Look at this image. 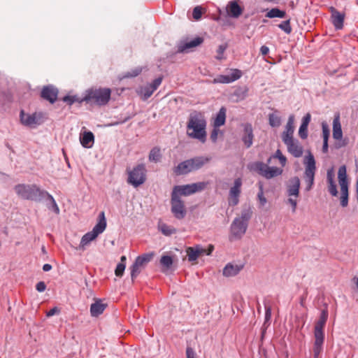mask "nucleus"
Listing matches in <instances>:
<instances>
[{"label": "nucleus", "instance_id": "59", "mask_svg": "<svg viewBox=\"0 0 358 358\" xmlns=\"http://www.w3.org/2000/svg\"><path fill=\"white\" fill-rule=\"evenodd\" d=\"M46 289V285L43 281L38 282L36 285V289L39 292H43Z\"/></svg>", "mask_w": 358, "mask_h": 358}, {"label": "nucleus", "instance_id": "6", "mask_svg": "<svg viewBox=\"0 0 358 358\" xmlns=\"http://www.w3.org/2000/svg\"><path fill=\"white\" fill-rule=\"evenodd\" d=\"M128 173L127 182L134 187H138L146 180L147 170L143 163L138 164L131 170L127 169Z\"/></svg>", "mask_w": 358, "mask_h": 358}, {"label": "nucleus", "instance_id": "26", "mask_svg": "<svg viewBox=\"0 0 358 358\" xmlns=\"http://www.w3.org/2000/svg\"><path fill=\"white\" fill-rule=\"evenodd\" d=\"M243 268V265L228 263L223 269V275L226 277L235 276Z\"/></svg>", "mask_w": 358, "mask_h": 358}, {"label": "nucleus", "instance_id": "5", "mask_svg": "<svg viewBox=\"0 0 358 358\" xmlns=\"http://www.w3.org/2000/svg\"><path fill=\"white\" fill-rule=\"evenodd\" d=\"M107 223L103 211L99 215V221L93 227L91 231L86 233L81 238L80 248H84L91 241H94L100 234L103 233L106 229Z\"/></svg>", "mask_w": 358, "mask_h": 358}, {"label": "nucleus", "instance_id": "47", "mask_svg": "<svg viewBox=\"0 0 358 358\" xmlns=\"http://www.w3.org/2000/svg\"><path fill=\"white\" fill-rule=\"evenodd\" d=\"M125 268H126V264H123V262L122 263H119L117 265L116 268L115 270V275L117 277L121 278L123 275V274H124Z\"/></svg>", "mask_w": 358, "mask_h": 358}, {"label": "nucleus", "instance_id": "42", "mask_svg": "<svg viewBox=\"0 0 358 358\" xmlns=\"http://www.w3.org/2000/svg\"><path fill=\"white\" fill-rule=\"evenodd\" d=\"M248 92V88L247 87H239L234 90V95L237 96L238 98L243 99L247 96Z\"/></svg>", "mask_w": 358, "mask_h": 358}, {"label": "nucleus", "instance_id": "55", "mask_svg": "<svg viewBox=\"0 0 358 358\" xmlns=\"http://www.w3.org/2000/svg\"><path fill=\"white\" fill-rule=\"evenodd\" d=\"M274 157L278 158L281 165L284 166L286 164L287 159L286 157L282 154L281 151L280 150H277L275 152V154L274 155Z\"/></svg>", "mask_w": 358, "mask_h": 358}, {"label": "nucleus", "instance_id": "53", "mask_svg": "<svg viewBox=\"0 0 358 358\" xmlns=\"http://www.w3.org/2000/svg\"><path fill=\"white\" fill-rule=\"evenodd\" d=\"M162 80H163V77L162 76H159L157 78H155L150 84H149L148 85L150 87V88L155 91L158 87L161 85L162 82Z\"/></svg>", "mask_w": 358, "mask_h": 358}, {"label": "nucleus", "instance_id": "33", "mask_svg": "<svg viewBox=\"0 0 358 358\" xmlns=\"http://www.w3.org/2000/svg\"><path fill=\"white\" fill-rule=\"evenodd\" d=\"M338 178L341 187L348 186L345 166L343 165L339 168L338 172Z\"/></svg>", "mask_w": 358, "mask_h": 358}, {"label": "nucleus", "instance_id": "28", "mask_svg": "<svg viewBox=\"0 0 358 358\" xmlns=\"http://www.w3.org/2000/svg\"><path fill=\"white\" fill-rule=\"evenodd\" d=\"M173 172L176 176L187 175L192 172L188 159L179 163L178 166H175Z\"/></svg>", "mask_w": 358, "mask_h": 358}, {"label": "nucleus", "instance_id": "31", "mask_svg": "<svg viewBox=\"0 0 358 358\" xmlns=\"http://www.w3.org/2000/svg\"><path fill=\"white\" fill-rule=\"evenodd\" d=\"M227 109L222 106L219 110L214 120L213 127H220L225 124Z\"/></svg>", "mask_w": 358, "mask_h": 358}, {"label": "nucleus", "instance_id": "40", "mask_svg": "<svg viewBox=\"0 0 358 358\" xmlns=\"http://www.w3.org/2000/svg\"><path fill=\"white\" fill-rule=\"evenodd\" d=\"M62 101L65 103H66L67 105L71 106L74 103H81L83 101H81V98H79L77 95L70 96V95H66L62 98Z\"/></svg>", "mask_w": 358, "mask_h": 358}, {"label": "nucleus", "instance_id": "48", "mask_svg": "<svg viewBox=\"0 0 358 358\" xmlns=\"http://www.w3.org/2000/svg\"><path fill=\"white\" fill-rule=\"evenodd\" d=\"M215 83H232L229 75H220L214 80Z\"/></svg>", "mask_w": 358, "mask_h": 358}, {"label": "nucleus", "instance_id": "14", "mask_svg": "<svg viewBox=\"0 0 358 358\" xmlns=\"http://www.w3.org/2000/svg\"><path fill=\"white\" fill-rule=\"evenodd\" d=\"M240 0H232L226 6L227 16L231 18H238L243 13L244 8L240 5Z\"/></svg>", "mask_w": 358, "mask_h": 358}, {"label": "nucleus", "instance_id": "12", "mask_svg": "<svg viewBox=\"0 0 358 358\" xmlns=\"http://www.w3.org/2000/svg\"><path fill=\"white\" fill-rule=\"evenodd\" d=\"M248 225L246 223L240 222L238 218H235L230 226L231 241L234 240H240L246 233Z\"/></svg>", "mask_w": 358, "mask_h": 358}, {"label": "nucleus", "instance_id": "7", "mask_svg": "<svg viewBox=\"0 0 358 358\" xmlns=\"http://www.w3.org/2000/svg\"><path fill=\"white\" fill-rule=\"evenodd\" d=\"M207 184L206 182H199L184 185H176L173 188L171 194L178 198H181L182 196H189L203 190L206 187Z\"/></svg>", "mask_w": 358, "mask_h": 358}, {"label": "nucleus", "instance_id": "63", "mask_svg": "<svg viewBox=\"0 0 358 358\" xmlns=\"http://www.w3.org/2000/svg\"><path fill=\"white\" fill-rule=\"evenodd\" d=\"M328 141L329 140H323V145H322V148L323 153L328 152V150H329Z\"/></svg>", "mask_w": 358, "mask_h": 358}, {"label": "nucleus", "instance_id": "41", "mask_svg": "<svg viewBox=\"0 0 358 358\" xmlns=\"http://www.w3.org/2000/svg\"><path fill=\"white\" fill-rule=\"evenodd\" d=\"M269 124L272 127H278L281 124L280 117L274 113H271L268 115Z\"/></svg>", "mask_w": 358, "mask_h": 358}, {"label": "nucleus", "instance_id": "62", "mask_svg": "<svg viewBox=\"0 0 358 358\" xmlns=\"http://www.w3.org/2000/svg\"><path fill=\"white\" fill-rule=\"evenodd\" d=\"M131 119V117L129 115L127 116V117H124V118L122 119H120V120L117 121V122H111L109 126H116L119 124H122V123H124L126 122H127L129 120Z\"/></svg>", "mask_w": 358, "mask_h": 358}, {"label": "nucleus", "instance_id": "49", "mask_svg": "<svg viewBox=\"0 0 358 358\" xmlns=\"http://www.w3.org/2000/svg\"><path fill=\"white\" fill-rule=\"evenodd\" d=\"M203 13V8L201 6H196L192 12L193 18L196 20H199L201 18Z\"/></svg>", "mask_w": 358, "mask_h": 358}, {"label": "nucleus", "instance_id": "13", "mask_svg": "<svg viewBox=\"0 0 358 358\" xmlns=\"http://www.w3.org/2000/svg\"><path fill=\"white\" fill-rule=\"evenodd\" d=\"M316 171L315 161L313 155L310 153L308 157L307 165L305 169L306 182L307 183L306 190L309 191L312 189L314 184L315 173Z\"/></svg>", "mask_w": 358, "mask_h": 358}, {"label": "nucleus", "instance_id": "2", "mask_svg": "<svg viewBox=\"0 0 358 358\" xmlns=\"http://www.w3.org/2000/svg\"><path fill=\"white\" fill-rule=\"evenodd\" d=\"M328 304L324 303V308L321 310L320 318L316 322L314 327L313 358H319L320 354L323 350L324 341V329L328 320Z\"/></svg>", "mask_w": 358, "mask_h": 358}, {"label": "nucleus", "instance_id": "23", "mask_svg": "<svg viewBox=\"0 0 358 358\" xmlns=\"http://www.w3.org/2000/svg\"><path fill=\"white\" fill-rule=\"evenodd\" d=\"M42 194H43V201L45 202L47 208L55 213L57 215L59 214V208L53 196L46 190L45 192H42Z\"/></svg>", "mask_w": 358, "mask_h": 358}, {"label": "nucleus", "instance_id": "52", "mask_svg": "<svg viewBox=\"0 0 358 358\" xmlns=\"http://www.w3.org/2000/svg\"><path fill=\"white\" fill-rule=\"evenodd\" d=\"M299 136L301 139H306L308 136V127L301 125L299 129Z\"/></svg>", "mask_w": 358, "mask_h": 358}, {"label": "nucleus", "instance_id": "57", "mask_svg": "<svg viewBox=\"0 0 358 358\" xmlns=\"http://www.w3.org/2000/svg\"><path fill=\"white\" fill-rule=\"evenodd\" d=\"M310 120L311 115L309 113H308L303 117L301 125L308 127Z\"/></svg>", "mask_w": 358, "mask_h": 358}, {"label": "nucleus", "instance_id": "35", "mask_svg": "<svg viewBox=\"0 0 358 358\" xmlns=\"http://www.w3.org/2000/svg\"><path fill=\"white\" fill-rule=\"evenodd\" d=\"M252 215V211L250 207L243 208L241 210V216L237 217L240 222L246 223L248 225L249 221L250 220Z\"/></svg>", "mask_w": 358, "mask_h": 358}, {"label": "nucleus", "instance_id": "19", "mask_svg": "<svg viewBox=\"0 0 358 358\" xmlns=\"http://www.w3.org/2000/svg\"><path fill=\"white\" fill-rule=\"evenodd\" d=\"M331 22L336 29H341L343 27L345 14L338 11L334 7L331 8Z\"/></svg>", "mask_w": 358, "mask_h": 358}, {"label": "nucleus", "instance_id": "3", "mask_svg": "<svg viewBox=\"0 0 358 358\" xmlns=\"http://www.w3.org/2000/svg\"><path fill=\"white\" fill-rule=\"evenodd\" d=\"M111 96V90L108 87H92L85 92L81 101L103 106L108 104Z\"/></svg>", "mask_w": 358, "mask_h": 358}, {"label": "nucleus", "instance_id": "45", "mask_svg": "<svg viewBox=\"0 0 358 358\" xmlns=\"http://www.w3.org/2000/svg\"><path fill=\"white\" fill-rule=\"evenodd\" d=\"M231 71V73L229 75V77L232 83L238 80L243 75L242 71L238 69H234Z\"/></svg>", "mask_w": 358, "mask_h": 358}, {"label": "nucleus", "instance_id": "34", "mask_svg": "<svg viewBox=\"0 0 358 358\" xmlns=\"http://www.w3.org/2000/svg\"><path fill=\"white\" fill-rule=\"evenodd\" d=\"M162 158L161 150L156 146L151 149L149 153L148 159L150 162H159Z\"/></svg>", "mask_w": 358, "mask_h": 358}, {"label": "nucleus", "instance_id": "30", "mask_svg": "<svg viewBox=\"0 0 358 358\" xmlns=\"http://www.w3.org/2000/svg\"><path fill=\"white\" fill-rule=\"evenodd\" d=\"M205 252L206 250L199 246H196L195 248L189 247L187 250L188 260L189 262L195 261L199 258L200 255Z\"/></svg>", "mask_w": 358, "mask_h": 358}, {"label": "nucleus", "instance_id": "1", "mask_svg": "<svg viewBox=\"0 0 358 358\" xmlns=\"http://www.w3.org/2000/svg\"><path fill=\"white\" fill-rule=\"evenodd\" d=\"M206 124L203 114L201 112L193 111L190 113L187 124L188 136L204 143L206 140Z\"/></svg>", "mask_w": 358, "mask_h": 358}, {"label": "nucleus", "instance_id": "24", "mask_svg": "<svg viewBox=\"0 0 358 358\" xmlns=\"http://www.w3.org/2000/svg\"><path fill=\"white\" fill-rule=\"evenodd\" d=\"M327 181L328 183V192L333 196H336L338 194L337 186L334 181V173L333 168L329 169L327 173Z\"/></svg>", "mask_w": 358, "mask_h": 358}, {"label": "nucleus", "instance_id": "11", "mask_svg": "<svg viewBox=\"0 0 358 358\" xmlns=\"http://www.w3.org/2000/svg\"><path fill=\"white\" fill-rule=\"evenodd\" d=\"M255 170L265 177L266 179H271L275 176H280L282 173V170L276 166H268L267 164L262 162L255 163Z\"/></svg>", "mask_w": 358, "mask_h": 358}, {"label": "nucleus", "instance_id": "20", "mask_svg": "<svg viewBox=\"0 0 358 358\" xmlns=\"http://www.w3.org/2000/svg\"><path fill=\"white\" fill-rule=\"evenodd\" d=\"M210 160V158L203 156L195 157L188 159L192 171H196L201 169Z\"/></svg>", "mask_w": 358, "mask_h": 358}, {"label": "nucleus", "instance_id": "4", "mask_svg": "<svg viewBox=\"0 0 358 358\" xmlns=\"http://www.w3.org/2000/svg\"><path fill=\"white\" fill-rule=\"evenodd\" d=\"M17 195L22 199L34 201L36 202L43 201V194L45 190L41 189L36 184H17L14 187Z\"/></svg>", "mask_w": 358, "mask_h": 358}, {"label": "nucleus", "instance_id": "9", "mask_svg": "<svg viewBox=\"0 0 358 358\" xmlns=\"http://www.w3.org/2000/svg\"><path fill=\"white\" fill-rule=\"evenodd\" d=\"M20 122L22 124L29 127H34L43 122L44 114L42 112H35L32 114H25L22 110L20 114Z\"/></svg>", "mask_w": 358, "mask_h": 358}, {"label": "nucleus", "instance_id": "51", "mask_svg": "<svg viewBox=\"0 0 358 358\" xmlns=\"http://www.w3.org/2000/svg\"><path fill=\"white\" fill-rule=\"evenodd\" d=\"M322 136L323 140H329L330 131L329 126L326 122L322 123Z\"/></svg>", "mask_w": 358, "mask_h": 358}, {"label": "nucleus", "instance_id": "38", "mask_svg": "<svg viewBox=\"0 0 358 358\" xmlns=\"http://www.w3.org/2000/svg\"><path fill=\"white\" fill-rule=\"evenodd\" d=\"M159 229L165 236H171L176 231V229L174 227L169 226L165 223L159 224Z\"/></svg>", "mask_w": 358, "mask_h": 358}, {"label": "nucleus", "instance_id": "44", "mask_svg": "<svg viewBox=\"0 0 358 358\" xmlns=\"http://www.w3.org/2000/svg\"><path fill=\"white\" fill-rule=\"evenodd\" d=\"M278 27L284 31L286 34H289L292 30L290 25V19L282 21L280 24H278Z\"/></svg>", "mask_w": 358, "mask_h": 358}, {"label": "nucleus", "instance_id": "43", "mask_svg": "<svg viewBox=\"0 0 358 358\" xmlns=\"http://www.w3.org/2000/svg\"><path fill=\"white\" fill-rule=\"evenodd\" d=\"M155 91L152 90L150 87L148 85L141 89V94L143 100H147L152 96Z\"/></svg>", "mask_w": 358, "mask_h": 358}, {"label": "nucleus", "instance_id": "8", "mask_svg": "<svg viewBox=\"0 0 358 358\" xmlns=\"http://www.w3.org/2000/svg\"><path fill=\"white\" fill-rule=\"evenodd\" d=\"M154 252L144 253L138 256L133 264L130 266L131 278L134 282L141 271V268H144L153 258Z\"/></svg>", "mask_w": 358, "mask_h": 358}, {"label": "nucleus", "instance_id": "46", "mask_svg": "<svg viewBox=\"0 0 358 358\" xmlns=\"http://www.w3.org/2000/svg\"><path fill=\"white\" fill-rule=\"evenodd\" d=\"M142 71V69L141 67L135 68L130 71L127 72L124 75V78H134L138 76Z\"/></svg>", "mask_w": 358, "mask_h": 358}, {"label": "nucleus", "instance_id": "21", "mask_svg": "<svg viewBox=\"0 0 358 358\" xmlns=\"http://www.w3.org/2000/svg\"><path fill=\"white\" fill-rule=\"evenodd\" d=\"M203 38L197 36L189 41H181L178 45V51L184 52L189 49L199 46L203 42Z\"/></svg>", "mask_w": 358, "mask_h": 358}, {"label": "nucleus", "instance_id": "64", "mask_svg": "<svg viewBox=\"0 0 358 358\" xmlns=\"http://www.w3.org/2000/svg\"><path fill=\"white\" fill-rule=\"evenodd\" d=\"M269 52V48L266 45H262L260 48V52L262 55L265 56Z\"/></svg>", "mask_w": 358, "mask_h": 358}, {"label": "nucleus", "instance_id": "29", "mask_svg": "<svg viewBox=\"0 0 358 358\" xmlns=\"http://www.w3.org/2000/svg\"><path fill=\"white\" fill-rule=\"evenodd\" d=\"M106 303H103L101 300L96 301L92 303L90 306V313L92 317H98L103 313L106 308Z\"/></svg>", "mask_w": 358, "mask_h": 358}, {"label": "nucleus", "instance_id": "18", "mask_svg": "<svg viewBox=\"0 0 358 358\" xmlns=\"http://www.w3.org/2000/svg\"><path fill=\"white\" fill-rule=\"evenodd\" d=\"M300 179L298 176H294L289 180L287 193L289 196L297 198L299 195Z\"/></svg>", "mask_w": 358, "mask_h": 358}, {"label": "nucleus", "instance_id": "37", "mask_svg": "<svg viewBox=\"0 0 358 358\" xmlns=\"http://www.w3.org/2000/svg\"><path fill=\"white\" fill-rule=\"evenodd\" d=\"M285 16L286 12L285 10L279 9L278 8H273L271 9L268 12H267V13L266 14V17L268 18H284Z\"/></svg>", "mask_w": 358, "mask_h": 358}, {"label": "nucleus", "instance_id": "36", "mask_svg": "<svg viewBox=\"0 0 358 358\" xmlns=\"http://www.w3.org/2000/svg\"><path fill=\"white\" fill-rule=\"evenodd\" d=\"M349 187H341V197H340V203L342 207H346L348 205V198H349Z\"/></svg>", "mask_w": 358, "mask_h": 358}, {"label": "nucleus", "instance_id": "54", "mask_svg": "<svg viewBox=\"0 0 358 358\" xmlns=\"http://www.w3.org/2000/svg\"><path fill=\"white\" fill-rule=\"evenodd\" d=\"M257 197L259 199L260 205L264 206L266 203L267 200L264 196L263 187L262 185L260 186L259 191L257 194Z\"/></svg>", "mask_w": 358, "mask_h": 358}, {"label": "nucleus", "instance_id": "15", "mask_svg": "<svg viewBox=\"0 0 358 358\" xmlns=\"http://www.w3.org/2000/svg\"><path fill=\"white\" fill-rule=\"evenodd\" d=\"M243 131L241 135V141L246 148H250L253 143L254 134L251 123L247 122L242 124Z\"/></svg>", "mask_w": 358, "mask_h": 358}, {"label": "nucleus", "instance_id": "60", "mask_svg": "<svg viewBox=\"0 0 358 358\" xmlns=\"http://www.w3.org/2000/svg\"><path fill=\"white\" fill-rule=\"evenodd\" d=\"M287 203L292 206V210L293 213L296 211L297 206V201L296 199H293L292 197L289 198L287 200Z\"/></svg>", "mask_w": 358, "mask_h": 358}, {"label": "nucleus", "instance_id": "22", "mask_svg": "<svg viewBox=\"0 0 358 358\" xmlns=\"http://www.w3.org/2000/svg\"><path fill=\"white\" fill-rule=\"evenodd\" d=\"M294 115H290L288 118V121L285 126V130L282 133V140H287L290 138H294Z\"/></svg>", "mask_w": 358, "mask_h": 358}, {"label": "nucleus", "instance_id": "56", "mask_svg": "<svg viewBox=\"0 0 358 358\" xmlns=\"http://www.w3.org/2000/svg\"><path fill=\"white\" fill-rule=\"evenodd\" d=\"M186 356L187 358H197L194 349L189 346L186 348Z\"/></svg>", "mask_w": 358, "mask_h": 358}, {"label": "nucleus", "instance_id": "50", "mask_svg": "<svg viewBox=\"0 0 358 358\" xmlns=\"http://www.w3.org/2000/svg\"><path fill=\"white\" fill-rule=\"evenodd\" d=\"M227 48V44H222L218 46L217 50V55L216 56V59L218 60H221L223 58V55L226 49Z\"/></svg>", "mask_w": 358, "mask_h": 358}, {"label": "nucleus", "instance_id": "16", "mask_svg": "<svg viewBox=\"0 0 358 358\" xmlns=\"http://www.w3.org/2000/svg\"><path fill=\"white\" fill-rule=\"evenodd\" d=\"M59 90L52 85L44 86L41 92V96L48 101L50 103H54L58 96Z\"/></svg>", "mask_w": 358, "mask_h": 358}, {"label": "nucleus", "instance_id": "32", "mask_svg": "<svg viewBox=\"0 0 358 358\" xmlns=\"http://www.w3.org/2000/svg\"><path fill=\"white\" fill-rule=\"evenodd\" d=\"M242 180L241 178H238L235 179L234 186L229 190L230 197H239L241 192Z\"/></svg>", "mask_w": 358, "mask_h": 358}, {"label": "nucleus", "instance_id": "61", "mask_svg": "<svg viewBox=\"0 0 358 358\" xmlns=\"http://www.w3.org/2000/svg\"><path fill=\"white\" fill-rule=\"evenodd\" d=\"M217 128V127H214V129H213V131H211V134H210V139L214 143H215L217 139V135H218L219 130Z\"/></svg>", "mask_w": 358, "mask_h": 358}, {"label": "nucleus", "instance_id": "10", "mask_svg": "<svg viewBox=\"0 0 358 358\" xmlns=\"http://www.w3.org/2000/svg\"><path fill=\"white\" fill-rule=\"evenodd\" d=\"M171 211L178 220H182L187 215V209L181 198L171 194Z\"/></svg>", "mask_w": 358, "mask_h": 358}, {"label": "nucleus", "instance_id": "58", "mask_svg": "<svg viewBox=\"0 0 358 358\" xmlns=\"http://www.w3.org/2000/svg\"><path fill=\"white\" fill-rule=\"evenodd\" d=\"M271 317V307L270 306L265 305V322L269 321Z\"/></svg>", "mask_w": 358, "mask_h": 358}, {"label": "nucleus", "instance_id": "39", "mask_svg": "<svg viewBox=\"0 0 358 358\" xmlns=\"http://www.w3.org/2000/svg\"><path fill=\"white\" fill-rule=\"evenodd\" d=\"M160 265L166 268V269H169L171 266L173 265V258L171 256H169V255H163L161 259H160Z\"/></svg>", "mask_w": 358, "mask_h": 358}, {"label": "nucleus", "instance_id": "25", "mask_svg": "<svg viewBox=\"0 0 358 358\" xmlns=\"http://www.w3.org/2000/svg\"><path fill=\"white\" fill-rule=\"evenodd\" d=\"M80 141L83 147L91 148L94 142V135L90 131H85L80 136Z\"/></svg>", "mask_w": 358, "mask_h": 358}, {"label": "nucleus", "instance_id": "27", "mask_svg": "<svg viewBox=\"0 0 358 358\" xmlns=\"http://www.w3.org/2000/svg\"><path fill=\"white\" fill-rule=\"evenodd\" d=\"M343 137V131L340 122V114L335 115L333 120V138L336 140H341Z\"/></svg>", "mask_w": 358, "mask_h": 358}, {"label": "nucleus", "instance_id": "17", "mask_svg": "<svg viewBox=\"0 0 358 358\" xmlns=\"http://www.w3.org/2000/svg\"><path fill=\"white\" fill-rule=\"evenodd\" d=\"M282 141L287 145L289 152L294 157H300L303 155V148L297 139L290 138Z\"/></svg>", "mask_w": 358, "mask_h": 358}]
</instances>
